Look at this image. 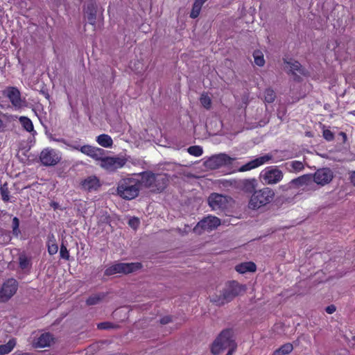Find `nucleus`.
I'll use <instances>...</instances> for the list:
<instances>
[{"instance_id": "aec40b11", "label": "nucleus", "mask_w": 355, "mask_h": 355, "mask_svg": "<svg viewBox=\"0 0 355 355\" xmlns=\"http://www.w3.org/2000/svg\"><path fill=\"white\" fill-rule=\"evenodd\" d=\"M237 187L245 193H253L257 191V180L254 178L241 180Z\"/></svg>"}, {"instance_id": "6e6552de", "label": "nucleus", "mask_w": 355, "mask_h": 355, "mask_svg": "<svg viewBox=\"0 0 355 355\" xmlns=\"http://www.w3.org/2000/svg\"><path fill=\"white\" fill-rule=\"evenodd\" d=\"M40 160L45 166H53L61 160V156L53 148H44L40 155Z\"/></svg>"}, {"instance_id": "79ce46f5", "label": "nucleus", "mask_w": 355, "mask_h": 355, "mask_svg": "<svg viewBox=\"0 0 355 355\" xmlns=\"http://www.w3.org/2000/svg\"><path fill=\"white\" fill-rule=\"evenodd\" d=\"M97 327L98 329H116L119 327L118 324H113L110 322H100L97 324Z\"/></svg>"}, {"instance_id": "dca6fc26", "label": "nucleus", "mask_w": 355, "mask_h": 355, "mask_svg": "<svg viewBox=\"0 0 355 355\" xmlns=\"http://www.w3.org/2000/svg\"><path fill=\"white\" fill-rule=\"evenodd\" d=\"M272 156L268 154L257 157L241 166L239 169V171L244 172L252 170L268 162L269 160L272 159Z\"/></svg>"}, {"instance_id": "b1692460", "label": "nucleus", "mask_w": 355, "mask_h": 355, "mask_svg": "<svg viewBox=\"0 0 355 355\" xmlns=\"http://www.w3.org/2000/svg\"><path fill=\"white\" fill-rule=\"evenodd\" d=\"M235 270L241 274H244L247 272H255L257 266L252 261L243 262L236 266Z\"/></svg>"}, {"instance_id": "6e6d98bb", "label": "nucleus", "mask_w": 355, "mask_h": 355, "mask_svg": "<svg viewBox=\"0 0 355 355\" xmlns=\"http://www.w3.org/2000/svg\"><path fill=\"white\" fill-rule=\"evenodd\" d=\"M40 92L45 96L46 98H47L48 100L50 98V95L48 93L47 91H45V90H41Z\"/></svg>"}, {"instance_id": "2f4dec72", "label": "nucleus", "mask_w": 355, "mask_h": 355, "mask_svg": "<svg viewBox=\"0 0 355 355\" xmlns=\"http://www.w3.org/2000/svg\"><path fill=\"white\" fill-rule=\"evenodd\" d=\"M19 121L23 128L28 132L34 131L33 124L31 120L27 116H20Z\"/></svg>"}, {"instance_id": "49530a36", "label": "nucleus", "mask_w": 355, "mask_h": 355, "mask_svg": "<svg viewBox=\"0 0 355 355\" xmlns=\"http://www.w3.org/2000/svg\"><path fill=\"white\" fill-rule=\"evenodd\" d=\"M323 137L328 141H332L334 139V133L329 130H324L323 131Z\"/></svg>"}, {"instance_id": "c85d7f7f", "label": "nucleus", "mask_w": 355, "mask_h": 355, "mask_svg": "<svg viewBox=\"0 0 355 355\" xmlns=\"http://www.w3.org/2000/svg\"><path fill=\"white\" fill-rule=\"evenodd\" d=\"M16 345V340L14 338L9 340V341L4 345H0V355H5L10 353Z\"/></svg>"}, {"instance_id": "0e129e2a", "label": "nucleus", "mask_w": 355, "mask_h": 355, "mask_svg": "<svg viewBox=\"0 0 355 355\" xmlns=\"http://www.w3.org/2000/svg\"><path fill=\"white\" fill-rule=\"evenodd\" d=\"M18 355H31V354H29V353H21V354H19Z\"/></svg>"}, {"instance_id": "c756f323", "label": "nucleus", "mask_w": 355, "mask_h": 355, "mask_svg": "<svg viewBox=\"0 0 355 355\" xmlns=\"http://www.w3.org/2000/svg\"><path fill=\"white\" fill-rule=\"evenodd\" d=\"M19 266L21 270H25L31 266V259L28 258L25 253H21L19 256Z\"/></svg>"}, {"instance_id": "603ef678", "label": "nucleus", "mask_w": 355, "mask_h": 355, "mask_svg": "<svg viewBox=\"0 0 355 355\" xmlns=\"http://www.w3.org/2000/svg\"><path fill=\"white\" fill-rule=\"evenodd\" d=\"M292 186L293 185L291 184H290V182H289L287 184L281 185L279 187V189H282V191H288V189H290Z\"/></svg>"}, {"instance_id": "0eeeda50", "label": "nucleus", "mask_w": 355, "mask_h": 355, "mask_svg": "<svg viewBox=\"0 0 355 355\" xmlns=\"http://www.w3.org/2000/svg\"><path fill=\"white\" fill-rule=\"evenodd\" d=\"M220 225V220L214 216H208L200 220L193 228V232L201 234L205 231H211Z\"/></svg>"}, {"instance_id": "13d9d810", "label": "nucleus", "mask_w": 355, "mask_h": 355, "mask_svg": "<svg viewBox=\"0 0 355 355\" xmlns=\"http://www.w3.org/2000/svg\"><path fill=\"white\" fill-rule=\"evenodd\" d=\"M340 135L343 137V142H345V141H346V140H347V135H346L345 132H340Z\"/></svg>"}, {"instance_id": "8fccbe9b", "label": "nucleus", "mask_w": 355, "mask_h": 355, "mask_svg": "<svg viewBox=\"0 0 355 355\" xmlns=\"http://www.w3.org/2000/svg\"><path fill=\"white\" fill-rule=\"evenodd\" d=\"M56 173L58 176L60 178H64L67 175V172L65 171L64 167H58L57 168Z\"/></svg>"}, {"instance_id": "412c9836", "label": "nucleus", "mask_w": 355, "mask_h": 355, "mask_svg": "<svg viewBox=\"0 0 355 355\" xmlns=\"http://www.w3.org/2000/svg\"><path fill=\"white\" fill-rule=\"evenodd\" d=\"M8 98L12 104L15 107H19L21 105V94L19 90L16 87H9L7 94Z\"/></svg>"}, {"instance_id": "69168bd1", "label": "nucleus", "mask_w": 355, "mask_h": 355, "mask_svg": "<svg viewBox=\"0 0 355 355\" xmlns=\"http://www.w3.org/2000/svg\"><path fill=\"white\" fill-rule=\"evenodd\" d=\"M306 135H310V132H306Z\"/></svg>"}, {"instance_id": "f3484780", "label": "nucleus", "mask_w": 355, "mask_h": 355, "mask_svg": "<svg viewBox=\"0 0 355 355\" xmlns=\"http://www.w3.org/2000/svg\"><path fill=\"white\" fill-rule=\"evenodd\" d=\"M168 182L169 180L166 175L155 174L150 191L161 193L167 187Z\"/></svg>"}, {"instance_id": "58836bf2", "label": "nucleus", "mask_w": 355, "mask_h": 355, "mask_svg": "<svg viewBox=\"0 0 355 355\" xmlns=\"http://www.w3.org/2000/svg\"><path fill=\"white\" fill-rule=\"evenodd\" d=\"M276 95L273 89L267 88L264 92V99L268 103H273L275 100Z\"/></svg>"}, {"instance_id": "a878e982", "label": "nucleus", "mask_w": 355, "mask_h": 355, "mask_svg": "<svg viewBox=\"0 0 355 355\" xmlns=\"http://www.w3.org/2000/svg\"><path fill=\"white\" fill-rule=\"evenodd\" d=\"M107 294L105 293H98L92 295L86 300L87 306H93L99 304L105 297Z\"/></svg>"}, {"instance_id": "4d7b16f0", "label": "nucleus", "mask_w": 355, "mask_h": 355, "mask_svg": "<svg viewBox=\"0 0 355 355\" xmlns=\"http://www.w3.org/2000/svg\"><path fill=\"white\" fill-rule=\"evenodd\" d=\"M293 75L294 76V80L295 81L300 82L302 80L301 77L299 75H297L296 73H295V74H293Z\"/></svg>"}, {"instance_id": "5fc2aeb1", "label": "nucleus", "mask_w": 355, "mask_h": 355, "mask_svg": "<svg viewBox=\"0 0 355 355\" xmlns=\"http://www.w3.org/2000/svg\"><path fill=\"white\" fill-rule=\"evenodd\" d=\"M352 184L355 187V171H353L349 177Z\"/></svg>"}, {"instance_id": "37998d69", "label": "nucleus", "mask_w": 355, "mask_h": 355, "mask_svg": "<svg viewBox=\"0 0 355 355\" xmlns=\"http://www.w3.org/2000/svg\"><path fill=\"white\" fill-rule=\"evenodd\" d=\"M254 58V63L258 65L259 67H262L265 64V60L263 58V55L261 54V52L257 51L254 52L253 54Z\"/></svg>"}, {"instance_id": "473e14b6", "label": "nucleus", "mask_w": 355, "mask_h": 355, "mask_svg": "<svg viewBox=\"0 0 355 355\" xmlns=\"http://www.w3.org/2000/svg\"><path fill=\"white\" fill-rule=\"evenodd\" d=\"M48 252L50 255H54L58 252V246L55 243L54 236L52 234L51 236H49V241L47 242Z\"/></svg>"}, {"instance_id": "cd10ccee", "label": "nucleus", "mask_w": 355, "mask_h": 355, "mask_svg": "<svg viewBox=\"0 0 355 355\" xmlns=\"http://www.w3.org/2000/svg\"><path fill=\"white\" fill-rule=\"evenodd\" d=\"M293 349V346L291 343H287L284 344L278 349L273 352L272 355H287L289 354Z\"/></svg>"}, {"instance_id": "423d86ee", "label": "nucleus", "mask_w": 355, "mask_h": 355, "mask_svg": "<svg viewBox=\"0 0 355 355\" xmlns=\"http://www.w3.org/2000/svg\"><path fill=\"white\" fill-rule=\"evenodd\" d=\"M234 158L230 157L225 153H220L210 157L204 162V166L209 169L214 170L223 166H230L232 164Z\"/></svg>"}, {"instance_id": "864d4df0", "label": "nucleus", "mask_w": 355, "mask_h": 355, "mask_svg": "<svg viewBox=\"0 0 355 355\" xmlns=\"http://www.w3.org/2000/svg\"><path fill=\"white\" fill-rule=\"evenodd\" d=\"M237 345H233L232 347L227 348L228 351L226 355H232Z\"/></svg>"}, {"instance_id": "a211bd4d", "label": "nucleus", "mask_w": 355, "mask_h": 355, "mask_svg": "<svg viewBox=\"0 0 355 355\" xmlns=\"http://www.w3.org/2000/svg\"><path fill=\"white\" fill-rule=\"evenodd\" d=\"M137 175L141 177V178L139 179V188L141 189V187H144L150 190L153 187L155 174L150 171H146L137 174Z\"/></svg>"}, {"instance_id": "680f3d73", "label": "nucleus", "mask_w": 355, "mask_h": 355, "mask_svg": "<svg viewBox=\"0 0 355 355\" xmlns=\"http://www.w3.org/2000/svg\"><path fill=\"white\" fill-rule=\"evenodd\" d=\"M70 146L71 148H73V149L78 150H80V148L81 147L79 145H71Z\"/></svg>"}, {"instance_id": "f03ea898", "label": "nucleus", "mask_w": 355, "mask_h": 355, "mask_svg": "<svg viewBox=\"0 0 355 355\" xmlns=\"http://www.w3.org/2000/svg\"><path fill=\"white\" fill-rule=\"evenodd\" d=\"M139 179L125 178L121 179L117 184L116 193L121 198L130 200L139 194Z\"/></svg>"}, {"instance_id": "4468645a", "label": "nucleus", "mask_w": 355, "mask_h": 355, "mask_svg": "<svg viewBox=\"0 0 355 355\" xmlns=\"http://www.w3.org/2000/svg\"><path fill=\"white\" fill-rule=\"evenodd\" d=\"M208 204L213 210L223 209L228 202L227 197L217 193H212L208 197Z\"/></svg>"}, {"instance_id": "20e7f679", "label": "nucleus", "mask_w": 355, "mask_h": 355, "mask_svg": "<svg viewBox=\"0 0 355 355\" xmlns=\"http://www.w3.org/2000/svg\"><path fill=\"white\" fill-rule=\"evenodd\" d=\"M274 197L275 192L269 187L257 190L250 197L248 207L251 209L257 210L269 204L273 200Z\"/></svg>"}, {"instance_id": "39448f33", "label": "nucleus", "mask_w": 355, "mask_h": 355, "mask_svg": "<svg viewBox=\"0 0 355 355\" xmlns=\"http://www.w3.org/2000/svg\"><path fill=\"white\" fill-rule=\"evenodd\" d=\"M142 268V264L139 262L136 263H115L105 269L104 275L110 276L116 273L129 274Z\"/></svg>"}, {"instance_id": "f257e3e1", "label": "nucleus", "mask_w": 355, "mask_h": 355, "mask_svg": "<svg viewBox=\"0 0 355 355\" xmlns=\"http://www.w3.org/2000/svg\"><path fill=\"white\" fill-rule=\"evenodd\" d=\"M245 286L240 284L236 281H230L218 293L209 296V300L214 304L221 306L233 300L242 292L245 291Z\"/></svg>"}, {"instance_id": "72a5a7b5", "label": "nucleus", "mask_w": 355, "mask_h": 355, "mask_svg": "<svg viewBox=\"0 0 355 355\" xmlns=\"http://www.w3.org/2000/svg\"><path fill=\"white\" fill-rule=\"evenodd\" d=\"M202 5L203 4L201 3V2H199L198 0H194L189 15L191 18L196 19L198 17Z\"/></svg>"}, {"instance_id": "4c0bfd02", "label": "nucleus", "mask_w": 355, "mask_h": 355, "mask_svg": "<svg viewBox=\"0 0 355 355\" xmlns=\"http://www.w3.org/2000/svg\"><path fill=\"white\" fill-rule=\"evenodd\" d=\"M286 164L287 166L289 165L291 167L292 169H289L288 168L290 171L299 172L304 168L303 163L300 161H293L290 163H286Z\"/></svg>"}, {"instance_id": "9d476101", "label": "nucleus", "mask_w": 355, "mask_h": 355, "mask_svg": "<svg viewBox=\"0 0 355 355\" xmlns=\"http://www.w3.org/2000/svg\"><path fill=\"white\" fill-rule=\"evenodd\" d=\"M18 282L15 279H9L3 283L0 289V302L9 300L17 292Z\"/></svg>"}, {"instance_id": "052dcab7", "label": "nucleus", "mask_w": 355, "mask_h": 355, "mask_svg": "<svg viewBox=\"0 0 355 355\" xmlns=\"http://www.w3.org/2000/svg\"><path fill=\"white\" fill-rule=\"evenodd\" d=\"M58 206L59 205L58 202H53L51 203V207H53L54 209H58Z\"/></svg>"}, {"instance_id": "9b49d317", "label": "nucleus", "mask_w": 355, "mask_h": 355, "mask_svg": "<svg viewBox=\"0 0 355 355\" xmlns=\"http://www.w3.org/2000/svg\"><path fill=\"white\" fill-rule=\"evenodd\" d=\"M282 178V171L277 168L268 167L260 173V179L268 184H276Z\"/></svg>"}, {"instance_id": "a18cd8bd", "label": "nucleus", "mask_w": 355, "mask_h": 355, "mask_svg": "<svg viewBox=\"0 0 355 355\" xmlns=\"http://www.w3.org/2000/svg\"><path fill=\"white\" fill-rule=\"evenodd\" d=\"M128 225L134 230H137L140 224L139 219L137 217H132L128 220Z\"/></svg>"}, {"instance_id": "bf43d9fd", "label": "nucleus", "mask_w": 355, "mask_h": 355, "mask_svg": "<svg viewBox=\"0 0 355 355\" xmlns=\"http://www.w3.org/2000/svg\"><path fill=\"white\" fill-rule=\"evenodd\" d=\"M51 139H52L53 141L64 143V139H55V138H53L52 137H51Z\"/></svg>"}, {"instance_id": "338daca9", "label": "nucleus", "mask_w": 355, "mask_h": 355, "mask_svg": "<svg viewBox=\"0 0 355 355\" xmlns=\"http://www.w3.org/2000/svg\"><path fill=\"white\" fill-rule=\"evenodd\" d=\"M306 135H310V132H306Z\"/></svg>"}, {"instance_id": "3c124183", "label": "nucleus", "mask_w": 355, "mask_h": 355, "mask_svg": "<svg viewBox=\"0 0 355 355\" xmlns=\"http://www.w3.org/2000/svg\"><path fill=\"white\" fill-rule=\"evenodd\" d=\"M325 311L327 313L331 314L336 311V306L333 304L326 307Z\"/></svg>"}, {"instance_id": "1a4fd4ad", "label": "nucleus", "mask_w": 355, "mask_h": 355, "mask_svg": "<svg viewBox=\"0 0 355 355\" xmlns=\"http://www.w3.org/2000/svg\"><path fill=\"white\" fill-rule=\"evenodd\" d=\"M101 161V166L108 171L114 172L116 169L123 167L127 159L124 157H105L102 156Z\"/></svg>"}, {"instance_id": "ea45409f", "label": "nucleus", "mask_w": 355, "mask_h": 355, "mask_svg": "<svg viewBox=\"0 0 355 355\" xmlns=\"http://www.w3.org/2000/svg\"><path fill=\"white\" fill-rule=\"evenodd\" d=\"M200 101L202 105L207 110H209L211 106V99L206 94H202L200 98Z\"/></svg>"}, {"instance_id": "e433bc0d", "label": "nucleus", "mask_w": 355, "mask_h": 355, "mask_svg": "<svg viewBox=\"0 0 355 355\" xmlns=\"http://www.w3.org/2000/svg\"><path fill=\"white\" fill-rule=\"evenodd\" d=\"M19 219L17 217H14L12 220V232H10L12 235L18 238L21 234V230L19 229Z\"/></svg>"}, {"instance_id": "de8ad7c7", "label": "nucleus", "mask_w": 355, "mask_h": 355, "mask_svg": "<svg viewBox=\"0 0 355 355\" xmlns=\"http://www.w3.org/2000/svg\"><path fill=\"white\" fill-rule=\"evenodd\" d=\"M111 221H112L111 217L107 212H105L104 214H103L101 216L100 222L101 223L110 225Z\"/></svg>"}, {"instance_id": "ddd939ff", "label": "nucleus", "mask_w": 355, "mask_h": 355, "mask_svg": "<svg viewBox=\"0 0 355 355\" xmlns=\"http://www.w3.org/2000/svg\"><path fill=\"white\" fill-rule=\"evenodd\" d=\"M334 178L333 172L329 168L318 169L313 175V182L322 186L329 183Z\"/></svg>"}, {"instance_id": "a19ab883", "label": "nucleus", "mask_w": 355, "mask_h": 355, "mask_svg": "<svg viewBox=\"0 0 355 355\" xmlns=\"http://www.w3.org/2000/svg\"><path fill=\"white\" fill-rule=\"evenodd\" d=\"M187 151L190 155H194L196 157L200 156L203 153L202 148L200 146H190L187 149Z\"/></svg>"}, {"instance_id": "7c9ffc66", "label": "nucleus", "mask_w": 355, "mask_h": 355, "mask_svg": "<svg viewBox=\"0 0 355 355\" xmlns=\"http://www.w3.org/2000/svg\"><path fill=\"white\" fill-rule=\"evenodd\" d=\"M11 232L3 228H0V245H5L8 244L11 240Z\"/></svg>"}, {"instance_id": "7ed1b4c3", "label": "nucleus", "mask_w": 355, "mask_h": 355, "mask_svg": "<svg viewBox=\"0 0 355 355\" xmlns=\"http://www.w3.org/2000/svg\"><path fill=\"white\" fill-rule=\"evenodd\" d=\"M237 345L234 338V331L232 329L223 330L211 345V352L214 355L219 354L222 351Z\"/></svg>"}, {"instance_id": "6ab92c4d", "label": "nucleus", "mask_w": 355, "mask_h": 355, "mask_svg": "<svg viewBox=\"0 0 355 355\" xmlns=\"http://www.w3.org/2000/svg\"><path fill=\"white\" fill-rule=\"evenodd\" d=\"M80 151L96 160L102 158L105 154V150L100 148L92 146L90 145H85L81 146Z\"/></svg>"}, {"instance_id": "393cba45", "label": "nucleus", "mask_w": 355, "mask_h": 355, "mask_svg": "<svg viewBox=\"0 0 355 355\" xmlns=\"http://www.w3.org/2000/svg\"><path fill=\"white\" fill-rule=\"evenodd\" d=\"M284 62L290 67V71L292 74H295L296 71L301 75L304 74V69L298 61H288L287 60L284 59Z\"/></svg>"}, {"instance_id": "5701e85b", "label": "nucleus", "mask_w": 355, "mask_h": 355, "mask_svg": "<svg viewBox=\"0 0 355 355\" xmlns=\"http://www.w3.org/2000/svg\"><path fill=\"white\" fill-rule=\"evenodd\" d=\"M53 336L51 333H44L40 335L35 343V347H46L50 346L51 343L53 340Z\"/></svg>"}, {"instance_id": "e2e57ef3", "label": "nucleus", "mask_w": 355, "mask_h": 355, "mask_svg": "<svg viewBox=\"0 0 355 355\" xmlns=\"http://www.w3.org/2000/svg\"><path fill=\"white\" fill-rule=\"evenodd\" d=\"M4 128V122L1 119H0V128Z\"/></svg>"}, {"instance_id": "f704fd0d", "label": "nucleus", "mask_w": 355, "mask_h": 355, "mask_svg": "<svg viewBox=\"0 0 355 355\" xmlns=\"http://www.w3.org/2000/svg\"><path fill=\"white\" fill-rule=\"evenodd\" d=\"M293 200L294 197H286L284 195H280L275 199L274 203L276 206L281 207L284 204L291 203Z\"/></svg>"}, {"instance_id": "c9c22d12", "label": "nucleus", "mask_w": 355, "mask_h": 355, "mask_svg": "<svg viewBox=\"0 0 355 355\" xmlns=\"http://www.w3.org/2000/svg\"><path fill=\"white\" fill-rule=\"evenodd\" d=\"M0 193L1 199L3 202H8L10 200V191L8 187V183L5 182L0 187Z\"/></svg>"}, {"instance_id": "f8f14e48", "label": "nucleus", "mask_w": 355, "mask_h": 355, "mask_svg": "<svg viewBox=\"0 0 355 355\" xmlns=\"http://www.w3.org/2000/svg\"><path fill=\"white\" fill-rule=\"evenodd\" d=\"M98 4L95 0H89L83 6L84 17L89 24L96 26L97 18Z\"/></svg>"}, {"instance_id": "2eb2a0df", "label": "nucleus", "mask_w": 355, "mask_h": 355, "mask_svg": "<svg viewBox=\"0 0 355 355\" xmlns=\"http://www.w3.org/2000/svg\"><path fill=\"white\" fill-rule=\"evenodd\" d=\"M80 189L87 192L98 191L101 187L98 178L96 175L88 176L80 182Z\"/></svg>"}, {"instance_id": "4be33fe9", "label": "nucleus", "mask_w": 355, "mask_h": 355, "mask_svg": "<svg viewBox=\"0 0 355 355\" xmlns=\"http://www.w3.org/2000/svg\"><path fill=\"white\" fill-rule=\"evenodd\" d=\"M313 182V174H305L297 178L293 179L290 184L296 187L308 185Z\"/></svg>"}, {"instance_id": "c03bdc74", "label": "nucleus", "mask_w": 355, "mask_h": 355, "mask_svg": "<svg viewBox=\"0 0 355 355\" xmlns=\"http://www.w3.org/2000/svg\"><path fill=\"white\" fill-rule=\"evenodd\" d=\"M60 257L61 259H65L67 261L69 260L70 255L69 250L63 242L60 245Z\"/></svg>"}, {"instance_id": "bb28decb", "label": "nucleus", "mask_w": 355, "mask_h": 355, "mask_svg": "<svg viewBox=\"0 0 355 355\" xmlns=\"http://www.w3.org/2000/svg\"><path fill=\"white\" fill-rule=\"evenodd\" d=\"M96 141L99 145L105 148H110L113 144L111 137L105 134L98 136Z\"/></svg>"}, {"instance_id": "09e8293b", "label": "nucleus", "mask_w": 355, "mask_h": 355, "mask_svg": "<svg viewBox=\"0 0 355 355\" xmlns=\"http://www.w3.org/2000/svg\"><path fill=\"white\" fill-rule=\"evenodd\" d=\"M173 321V317L171 315H165L159 320V322L162 324H167Z\"/></svg>"}]
</instances>
